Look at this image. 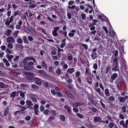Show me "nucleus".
<instances>
[{
	"mask_svg": "<svg viewBox=\"0 0 128 128\" xmlns=\"http://www.w3.org/2000/svg\"><path fill=\"white\" fill-rule=\"evenodd\" d=\"M34 76H32V80H40V79Z\"/></svg>",
	"mask_w": 128,
	"mask_h": 128,
	"instance_id": "de8ad7c7",
	"label": "nucleus"
},
{
	"mask_svg": "<svg viewBox=\"0 0 128 128\" xmlns=\"http://www.w3.org/2000/svg\"><path fill=\"white\" fill-rule=\"evenodd\" d=\"M84 103L82 102H74L72 104V105L74 107H77L78 106H81L84 104Z\"/></svg>",
	"mask_w": 128,
	"mask_h": 128,
	"instance_id": "6e6552de",
	"label": "nucleus"
},
{
	"mask_svg": "<svg viewBox=\"0 0 128 128\" xmlns=\"http://www.w3.org/2000/svg\"><path fill=\"white\" fill-rule=\"evenodd\" d=\"M110 66H108L106 67V72H105L106 74H108L110 70Z\"/></svg>",
	"mask_w": 128,
	"mask_h": 128,
	"instance_id": "2f4dec72",
	"label": "nucleus"
},
{
	"mask_svg": "<svg viewBox=\"0 0 128 128\" xmlns=\"http://www.w3.org/2000/svg\"><path fill=\"white\" fill-rule=\"evenodd\" d=\"M28 38L29 40L30 41H32L33 40V37L30 36H28Z\"/></svg>",
	"mask_w": 128,
	"mask_h": 128,
	"instance_id": "5fc2aeb1",
	"label": "nucleus"
},
{
	"mask_svg": "<svg viewBox=\"0 0 128 128\" xmlns=\"http://www.w3.org/2000/svg\"><path fill=\"white\" fill-rule=\"evenodd\" d=\"M82 45L85 49L87 50L88 49V46L86 44H81Z\"/></svg>",
	"mask_w": 128,
	"mask_h": 128,
	"instance_id": "a19ab883",
	"label": "nucleus"
},
{
	"mask_svg": "<svg viewBox=\"0 0 128 128\" xmlns=\"http://www.w3.org/2000/svg\"><path fill=\"white\" fill-rule=\"evenodd\" d=\"M76 7V6L74 5H72L71 6H68V8L71 9H74Z\"/></svg>",
	"mask_w": 128,
	"mask_h": 128,
	"instance_id": "864d4df0",
	"label": "nucleus"
},
{
	"mask_svg": "<svg viewBox=\"0 0 128 128\" xmlns=\"http://www.w3.org/2000/svg\"><path fill=\"white\" fill-rule=\"evenodd\" d=\"M11 22L10 21L8 20H7L5 22V24L6 25L9 26Z\"/></svg>",
	"mask_w": 128,
	"mask_h": 128,
	"instance_id": "13d9d810",
	"label": "nucleus"
},
{
	"mask_svg": "<svg viewBox=\"0 0 128 128\" xmlns=\"http://www.w3.org/2000/svg\"><path fill=\"white\" fill-rule=\"evenodd\" d=\"M80 72L79 71H78L77 72H76L75 73L76 74V78H78V77H80L79 76L80 75Z\"/></svg>",
	"mask_w": 128,
	"mask_h": 128,
	"instance_id": "37998d69",
	"label": "nucleus"
},
{
	"mask_svg": "<svg viewBox=\"0 0 128 128\" xmlns=\"http://www.w3.org/2000/svg\"><path fill=\"white\" fill-rule=\"evenodd\" d=\"M67 71L70 74H72L74 72V68H70L68 69Z\"/></svg>",
	"mask_w": 128,
	"mask_h": 128,
	"instance_id": "412c9836",
	"label": "nucleus"
},
{
	"mask_svg": "<svg viewBox=\"0 0 128 128\" xmlns=\"http://www.w3.org/2000/svg\"><path fill=\"white\" fill-rule=\"evenodd\" d=\"M27 60L28 61L30 60H32L33 58L31 56H28L26 57Z\"/></svg>",
	"mask_w": 128,
	"mask_h": 128,
	"instance_id": "3c124183",
	"label": "nucleus"
},
{
	"mask_svg": "<svg viewBox=\"0 0 128 128\" xmlns=\"http://www.w3.org/2000/svg\"><path fill=\"white\" fill-rule=\"evenodd\" d=\"M91 109L94 112H97L98 111L97 109L94 107L91 108Z\"/></svg>",
	"mask_w": 128,
	"mask_h": 128,
	"instance_id": "09e8293b",
	"label": "nucleus"
},
{
	"mask_svg": "<svg viewBox=\"0 0 128 128\" xmlns=\"http://www.w3.org/2000/svg\"><path fill=\"white\" fill-rule=\"evenodd\" d=\"M114 124L112 122H110L108 124L109 128H112L114 126Z\"/></svg>",
	"mask_w": 128,
	"mask_h": 128,
	"instance_id": "ea45409f",
	"label": "nucleus"
},
{
	"mask_svg": "<svg viewBox=\"0 0 128 128\" xmlns=\"http://www.w3.org/2000/svg\"><path fill=\"white\" fill-rule=\"evenodd\" d=\"M9 107H6L4 111V116H6L8 114L9 112Z\"/></svg>",
	"mask_w": 128,
	"mask_h": 128,
	"instance_id": "dca6fc26",
	"label": "nucleus"
},
{
	"mask_svg": "<svg viewBox=\"0 0 128 128\" xmlns=\"http://www.w3.org/2000/svg\"><path fill=\"white\" fill-rule=\"evenodd\" d=\"M8 46L11 49L13 48V46L11 43H9L8 44Z\"/></svg>",
	"mask_w": 128,
	"mask_h": 128,
	"instance_id": "f704fd0d",
	"label": "nucleus"
},
{
	"mask_svg": "<svg viewBox=\"0 0 128 128\" xmlns=\"http://www.w3.org/2000/svg\"><path fill=\"white\" fill-rule=\"evenodd\" d=\"M104 92L106 95L108 96H110V94L109 93V90L108 89H106Z\"/></svg>",
	"mask_w": 128,
	"mask_h": 128,
	"instance_id": "aec40b11",
	"label": "nucleus"
},
{
	"mask_svg": "<svg viewBox=\"0 0 128 128\" xmlns=\"http://www.w3.org/2000/svg\"><path fill=\"white\" fill-rule=\"evenodd\" d=\"M60 118L61 120L64 121L65 118V116L63 115H61L60 116Z\"/></svg>",
	"mask_w": 128,
	"mask_h": 128,
	"instance_id": "e433bc0d",
	"label": "nucleus"
},
{
	"mask_svg": "<svg viewBox=\"0 0 128 128\" xmlns=\"http://www.w3.org/2000/svg\"><path fill=\"white\" fill-rule=\"evenodd\" d=\"M28 3L30 5L29 6V8H34L36 6V4H35V3L34 1H30V2Z\"/></svg>",
	"mask_w": 128,
	"mask_h": 128,
	"instance_id": "423d86ee",
	"label": "nucleus"
},
{
	"mask_svg": "<svg viewBox=\"0 0 128 128\" xmlns=\"http://www.w3.org/2000/svg\"><path fill=\"white\" fill-rule=\"evenodd\" d=\"M9 87V86L7 84H4V83L0 82V88H8Z\"/></svg>",
	"mask_w": 128,
	"mask_h": 128,
	"instance_id": "0eeeda50",
	"label": "nucleus"
},
{
	"mask_svg": "<svg viewBox=\"0 0 128 128\" xmlns=\"http://www.w3.org/2000/svg\"><path fill=\"white\" fill-rule=\"evenodd\" d=\"M120 125H122L124 127L127 128L128 127V126L124 124V120H122L120 122Z\"/></svg>",
	"mask_w": 128,
	"mask_h": 128,
	"instance_id": "2eb2a0df",
	"label": "nucleus"
},
{
	"mask_svg": "<svg viewBox=\"0 0 128 128\" xmlns=\"http://www.w3.org/2000/svg\"><path fill=\"white\" fill-rule=\"evenodd\" d=\"M115 57L113 58V63L118 64V58L117 57Z\"/></svg>",
	"mask_w": 128,
	"mask_h": 128,
	"instance_id": "bb28decb",
	"label": "nucleus"
},
{
	"mask_svg": "<svg viewBox=\"0 0 128 128\" xmlns=\"http://www.w3.org/2000/svg\"><path fill=\"white\" fill-rule=\"evenodd\" d=\"M24 68L26 70H30L33 69V66H26L24 67Z\"/></svg>",
	"mask_w": 128,
	"mask_h": 128,
	"instance_id": "ddd939ff",
	"label": "nucleus"
},
{
	"mask_svg": "<svg viewBox=\"0 0 128 128\" xmlns=\"http://www.w3.org/2000/svg\"><path fill=\"white\" fill-rule=\"evenodd\" d=\"M108 99L111 101H114L115 100V98L114 96H111Z\"/></svg>",
	"mask_w": 128,
	"mask_h": 128,
	"instance_id": "c9c22d12",
	"label": "nucleus"
},
{
	"mask_svg": "<svg viewBox=\"0 0 128 128\" xmlns=\"http://www.w3.org/2000/svg\"><path fill=\"white\" fill-rule=\"evenodd\" d=\"M95 89L96 90V92L98 93L100 95L101 94V91L100 88H96Z\"/></svg>",
	"mask_w": 128,
	"mask_h": 128,
	"instance_id": "4d7b16f0",
	"label": "nucleus"
},
{
	"mask_svg": "<svg viewBox=\"0 0 128 128\" xmlns=\"http://www.w3.org/2000/svg\"><path fill=\"white\" fill-rule=\"evenodd\" d=\"M52 34L54 36H57L58 35V34L57 32L53 31H52Z\"/></svg>",
	"mask_w": 128,
	"mask_h": 128,
	"instance_id": "c03bdc74",
	"label": "nucleus"
},
{
	"mask_svg": "<svg viewBox=\"0 0 128 128\" xmlns=\"http://www.w3.org/2000/svg\"><path fill=\"white\" fill-rule=\"evenodd\" d=\"M20 107L22 108L21 110L22 112H24L25 110H26L27 109V107L31 108V107L30 106H27V107H25L21 106H20Z\"/></svg>",
	"mask_w": 128,
	"mask_h": 128,
	"instance_id": "b1692460",
	"label": "nucleus"
},
{
	"mask_svg": "<svg viewBox=\"0 0 128 128\" xmlns=\"http://www.w3.org/2000/svg\"><path fill=\"white\" fill-rule=\"evenodd\" d=\"M118 74L116 73L113 74L111 76V78L112 80H114L118 77Z\"/></svg>",
	"mask_w": 128,
	"mask_h": 128,
	"instance_id": "f8f14e48",
	"label": "nucleus"
},
{
	"mask_svg": "<svg viewBox=\"0 0 128 128\" xmlns=\"http://www.w3.org/2000/svg\"><path fill=\"white\" fill-rule=\"evenodd\" d=\"M103 28L104 30L105 31V32L106 34L108 33V29H107V28L106 26H103Z\"/></svg>",
	"mask_w": 128,
	"mask_h": 128,
	"instance_id": "69168bd1",
	"label": "nucleus"
},
{
	"mask_svg": "<svg viewBox=\"0 0 128 128\" xmlns=\"http://www.w3.org/2000/svg\"><path fill=\"white\" fill-rule=\"evenodd\" d=\"M100 103L101 104V105L102 106L104 109H105L106 108V106H105L104 105V104L102 102V100H100Z\"/></svg>",
	"mask_w": 128,
	"mask_h": 128,
	"instance_id": "72a5a7b5",
	"label": "nucleus"
},
{
	"mask_svg": "<svg viewBox=\"0 0 128 128\" xmlns=\"http://www.w3.org/2000/svg\"><path fill=\"white\" fill-rule=\"evenodd\" d=\"M64 108H65L67 109L68 110V113H70L71 110H70L71 108V107L69 106L68 105L66 104L64 106Z\"/></svg>",
	"mask_w": 128,
	"mask_h": 128,
	"instance_id": "4468645a",
	"label": "nucleus"
},
{
	"mask_svg": "<svg viewBox=\"0 0 128 128\" xmlns=\"http://www.w3.org/2000/svg\"><path fill=\"white\" fill-rule=\"evenodd\" d=\"M38 72L40 73L41 74L45 76L46 75V74L45 72L42 70H38Z\"/></svg>",
	"mask_w": 128,
	"mask_h": 128,
	"instance_id": "393cba45",
	"label": "nucleus"
},
{
	"mask_svg": "<svg viewBox=\"0 0 128 128\" xmlns=\"http://www.w3.org/2000/svg\"><path fill=\"white\" fill-rule=\"evenodd\" d=\"M6 52L8 53L11 54L12 53V52L11 51H10V50L8 48H7L6 49Z\"/></svg>",
	"mask_w": 128,
	"mask_h": 128,
	"instance_id": "e2e57ef3",
	"label": "nucleus"
},
{
	"mask_svg": "<svg viewBox=\"0 0 128 128\" xmlns=\"http://www.w3.org/2000/svg\"><path fill=\"white\" fill-rule=\"evenodd\" d=\"M67 16L68 17V19H70L71 18V15L70 13L68 12Z\"/></svg>",
	"mask_w": 128,
	"mask_h": 128,
	"instance_id": "8fccbe9b",
	"label": "nucleus"
},
{
	"mask_svg": "<svg viewBox=\"0 0 128 128\" xmlns=\"http://www.w3.org/2000/svg\"><path fill=\"white\" fill-rule=\"evenodd\" d=\"M116 84H117L116 85V87L118 89L121 86L122 82L120 80V78H118L116 81Z\"/></svg>",
	"mask_w": 128,
	"mask_h": 128,
	"instance_id": "20e7f679",
	"label": "nucleus"
},
{
	"mask_svg": "<svg viewBox=\"0 0 128 128\" xmlns=\"http://www.w3.org/2000/svg\"><path fill=\"white\" fill-rule=\"evenodd\" d=\"M16 46L21 49H22L24 48L22 44H16Z\"/></svg>",
	"mask_w": 128,
	"mask_h": 128,
	"instance_id": "7c9ffc66",
	"label": "nucleus"
},
{
	"mask_svg": "<svg viewBox=\"0 0 128 128\" xmlns=\"http://www.w3.org/2000/svg\"><path fill=\"white\" fill-rule=\"evenodd\" d=\"M35 83L36 84L40 85L41 83V82L40 80H40H36L35 82Z\"/></svg>",
	"mask_w": 128,
	"mask_h": 128,
	"instance_id": "58836bf2",
	"label": "nucleus"
},
{
	"mask_svg": "<svg viewBox=\"0 0 128 128\" xmlns=\"http://www.w3.org/2000/svg\"><path fill=\"white\" fill-rule=\"evenodd\" d=\"M72 80L71 78H69L66 81V82L68 84H70L72 83Z\"/></svg>",
	"mask_w": 128,
	"mask_h": 128,
	"instance_id": "bf43d9fd",
	"label": "nucleus"
},
{
	"mask_svg": "<svg viewBox=\"0 0 128 128\" xmlns=\"http://www.w3.org/2000/svg\"><path fill=\"white\" fill-rule=\"evenodd\" d=\"M12 30H7L5 32V33L7 36H9L10 35V33L12 32Z\"/></svg>",
	"mask_w": 128,
	"mask_h": 128,
	"instance_id": "a211bd4d",
	"label": "nucleus"
},
{
	"mask_svg": "<svg viewBox=\"0 0 128 128\" xmlns=\"http://www.w3.org/2000/svg\"><path fill=\"white\" fill-rule=\"evenodd\" d=\"M26 59H27L26 58H24V60L22 61V62L24 64V65L25 66L27 62L28 61Z\"/></svg>",
	"mask_w": 128,
	"mask_h": 128,
	"instance_id": "4c0bfd02",
	"label": "nucleus"
},
{
	"mask_svg": "<svg viewBox=\"0 0 128 128\" xmlns=\"http://www.w3.org/2000/svg\"><path fill=\"white\" fill-rule=\"evenodd\" d=\"M109 34L110 35L112 36H114V33L112 31L110 30L109 32Z\"/></svg>",
	"mask_w": 128,
	"mask_h": 128,
	"instance_id": "774afa93",
	"label": "nucleus"
},
{
	"mask_svg": "<svg viewBox=\"0 0 128 128\" xmlns=\"http://www.w3.org/2000/svg\"><path fill=\"white\" fill-rule=\"evenodd\" d=\"M92 58L94 60L97 57V54L96 52H92L91 55Z\"/></svg>",
	"mask_w": 128,
	"mask_h": 128,
	"instance_id": "9b49d317",
	"label": "nucleus"
},
{
	"mask_svg": "<svg viewBox=\"0 0 128 128\" xmlns=\"http://www.w3.org/2000/svg\"><path fill=\"white\" fill-rule=\"evenodd\" d=\"M26 104L28 106H32L34 104H33L32 102L30 100H27L26 102Z\"/></svg>",
	"mask_w": 128,
	"mask_h": 128,
	"instance_id": "4be33fe9",
	"label": "nucleus"
},
{
	"mask_svg": "<svg viewBox=\"0 0 128 128\" xmlns=\"http://www.w3.org/2000/svg\"><path fill=\"white\" fill-rule=\"evenodd\" d=\"M66 39H64L61 41V43L60 44V46L61 48H62L64 47L66 45Z\"/></svg>",
	"mask_w": 128,
	"mask_h": 128,
	"instance_id": "9d476101",
	"label": "nucleus"
},
{
	"mask_svg": "<svg viewBox=\"0 0 128 128\" xmlns=\"http://www.w3.org/2000/svg\"><path fill=\"white\" fill-rule=\"evenodd\" d=\"M67 94L68 96L69 97L72 98V97L73 96L72 93L70 92H68L67 93Z\"/></svg>",
	"mask_w": 128,
	"mask_h": 128,
	"instance_id": "49530a36",
	"label": "nucleus"
},
{
	"mask_svg": "<svg viewBox=\"0 0 128 128\" xmlns=\"http://www.w3.org/2000/svg\"><path fill=\"white\" fill-rule=\"evenodd\" d=\"M61 70L59 68H58L56 70V73L58 76H60L61 74Z\"/></svg>",
	"mask_w": 128,
	"mask_h": 128,
	"instance_id": "f3484780",
	"label": "nucleus"
},
{
	"mask_svg": "<svg viewBox=\"0 0 128 128\" xmlns=\"http://www.w3.org/2000/svg\"><path fill=\"white\" fill-rule=\"evenodd\" d=\"M82 18L83 20L84 19L86 18V15L84 13H82L81 14Z\"/></svg>",
	"mask_w": 128,
	"mask_h": 128,
	"instance_id": "603ef678",
	"label": "nucleus"
},
{
	"mask_svg": "<svg viewBox=\"0 0 128 128\" xmlns=\"http://www.w3.org/2000/svg\"><path fill=\"white\" fill-rule=\"evenodd\" d=\"M4 62L6 63V66L8 67L10 66V64L8 62V60L6 58H4L3 60Z\"/></svg>",
	"mask_w": 128,
	"mask_h": 128,
	"instance_id": "5701e85b",
	"label": "nucleus"
},
{
	"mask_svg": "<svg viewBox=\"0 0 128 128\" xmlns=\"http://www.w3.org/2000/svg\"><path fill=\"white\" fill-rule=\"evenodd\" d=\"M19 31H16L13 34V36L15 38H16L18 35Z\"/></svg>",
	"mask_w": 128,
	"mask_h": 128,
	"instance_id": "c756f323",
	"label": "nucleus"
},
{
	"mask_svg": "<svg viewBox=\"0 0 128 128\" xmlns=\"http://www.w3.org/2000/svg\"><path fill=\"white\" fill-rule=\"evenodd\" d=\"M98 68V65L96 64H95L93 65V68H94L95 70H96Z\"/></svg>",
	"mask_w": 128,
	"mask_h": 128,
	"instance_id": "680f3d73",
	"label": "nucleus"
},
{
	"mask_svg": "<svg viewBox=\"0 0 128 128\" xmlns=\"http://www.w3.org/2000/svg\"><path fill=\"white\" fill-rule=\"evenodd\" d=\"M31 87L34 90H37L39 88V87L34 84H32L31 86Z\"/></svg>",
	"mask_w": 128,
	"mask_h": 128,
	"instance_id": "cd10ccee",
	"label": "nucleus"
},
{
	"mask_svg": "<svg viewBox=\"0 0 128 128\" xmlns=\"http://www.w3.org/2000/svg\"><path fill=\"white\" fill-rule=\"evenodd\" d=\"M118 64L113 63L112 65V70L114 72L119 70V66Z\"/></svg>",
	"mask_w": 128,
	"mask_h": 128,
	"instance_id": "f03ea898",
	"label": "nucleus"
},
{
	"mask_svg": "<svg viewBox=\"0 0 128 128\" xmlns=\"http://www.w3.org/2000/svg\"><path fill=\"white\" fill-rule=\"evenodd\" d=\"M17 42L18 43L22 44L23 43V41L22 39L20 38H18L17 40Z\"/></svg>",
	"mask_w": 128,
	"mask_h": 128,
	"instance_id": "a878e982",
	"label": "nucleus"
},
{
	"mask_svg": "<svg viewBox=\"0 0 128 128\" xmlns=\"http://www.w3.org/2000/svg\"><path fill=\"white\" fill-rule=\"evenodd\" d=\"M22 73L26 75L29 76H36V75L34 72L23 71Z\"/></svg>",
	"mask_w": 128,
	"mask_h": 128,
	"instance_id": "39448f33",
	"label": "nucleus"
},
{
	"mask_svg": "<svg viewBox=\"0 0 128 128\" xmlns=\"http://www.w3.org/2000/svg\"><path fill=\"white\" fill-rule=\"evenodd\" d=\"M20 11L18 10L14 12V16H16L17 15H18L20 14Z\"/></svg>",
	"mask_w": 128,
	"mask_h": 128,
	"instance_id": "473e14b6",
	"label": "nucleus"
},
{
	"mask_svg": "<svg viewBox=\"0 0 128 128\" xmlns=\"http://www.w3.org/2000/svg\"><path fill=\"white\" fill-rule=\"evenodd\" d=\"M76 115L78 117L80 118H83V116L80 113H77L76 114Z\"/></svg>",
	"mask_w": 128,
	"mask_h": 128,
	"instance_id": "79ce46f5",
	"label": "nucleus"
},
{
	"mask_svg": "<svg viewBox=\"0 0 128 128\" xmlns=\"http://www.w3.org/2000/svg\"><path fill=\"white\" fill-rule=\"evenodd\" d=\"M34 64V62L32 61H30L28 62L27 64L28 66H32Z\"/></svg>",
	"mask_w": 128,
	"mask_h": 128,
	"instance_id": "052dcab7",
	"label": "nucleus"
},
{
	"mask_svg": "<svg viewBox=\"0 0 128 128\" xmlns=\"http://www.w3.org/2000/svg\"><path fill=\"white\" fill-rule=\"evenodd\" d=\"M13 16H12L10 18H7L6 20H8L9 19H10V20L9 21L11 22H12L13 20Z\"/></svg>",
	"mask_w": 128,
	"mask_h": 128,
	"instance_id": "a18cd8bd",
	"label": "nucleus"
},
{
	"mask_svg": "<svg viewBox=\"0 0 128 128\" xmlns=\"http://www.w3.org/2000/svg\"><path fill=\"white\" fill-rule=\"evenodd\" d=\"M12 6L13 8L16 9L17 8L18 6L15 4H12Z\"/></svg>",
	"mask_w": 128,
	"mask_h": 128,
	"instance_id": "338daca9",
	"label": "nucleus"
},
{
	"mask_svg": "<svg viewBox=\"0 0 128 128\" xmlns=\"http://www.w3.org/2000/svg\"><path fill=\"white\" fill-rule=\"evenodd\" d=\"M94 121L96 122H100L102 121V118L100 116L94 117Z\"/></svg>",
	"mask_w": 128,
	"mask_h": 128,
	"instance_id": "1a4fd4ad",
	"label": "nucleus"
},
{
	"mask_svg": "<svg viewBox=\"0 0 128 128\" xmlns=\"http://www.w3.org/2000/svg\"><path fill=\"white\" fill-rule=\"evenodd\" d=\"M15 39L12 36H10L6 38V41L7 42L14 43V42Z\"/></svg>",
	"mask_w": 128,
	"mask_h": 128,
	"instance_id": "7ed1b4c3",
	"label": "nucleus"
},
{
	"mask_svg": "<svg viewBox=\"0 0 128 128\" xmlns=\"http://www.w3.org/2000/svg\"><path fill=\"white\" fill-rule=\"evenodd\" d=\"M99 86L102 89L103 91H104V88L102 84L100 82L99 83Z\"/></svg>",
	"mask_w": 128,
	"mask_h": 128,
	"instance_id": "0e129e2a",
	"label": "nucleus"
},
{
	"mask_svg": "<svg viewBox=\"0 0 128 128\" xmlns=\"http://www.w3.org/2000/svg\"><path fill=\"white\" fill-rule=\"evenodd\" d=\"M22 39L24 40V42L25 43L28 44L29 42L26 36H23Z\"/></svg>",
	"mask_w": 128,
	"mask_h": 128,
	"instance_id": "6ab92c4d",
	"label": "nucleus"
},
{
	"mask_svg": "<svg viewBox=\"0 0 128 128\" xmlns=\"http://www.w3.org/2000/svg\"><path fill=\"white\" fill-rule=\"evenodd\" d=\"M54 30L53 31L57 32L58 30H59L60 28L58 26L54 27Z\"/></svg>",
	"mask_w": 128,
	"mask_h": 128,
	"instance_id": "6e6d98bb",
	"label": "nucleus"
},
{
	"mask_svg": "<svg viewBox=\"0 0 128 128\" xmlns=\"http://www.w3.org/2000/svg\"><path fill=\"white\" fill-rule=\"evenodd\" d=\"M16 92L15 91L12 92L10 94V97H13V98H14L16 96Z\"/></svg>",
	"mask_w": 128,
	"mask_h": 128,
	"instance_id": "c85d7f7f",
	"label": "nucleus"
},
{
	"mask_svg": "<svg viewBox=\"0 0 128 128\" xmlns=\"http://www.w3.org/2000/svg\"><path fill=\"white\" fill-rule=\"evenodd\" d=\"M128 98V96L127 95L125 96L124 97L120 96L118 97V100L120 102L124 103V102Z\"/></svg>",
	"mask_w": 128,
	"mask_h": 128,
	"instance_id": "f257e3e1",
	"label": "nucleus"
}]
</instances>
